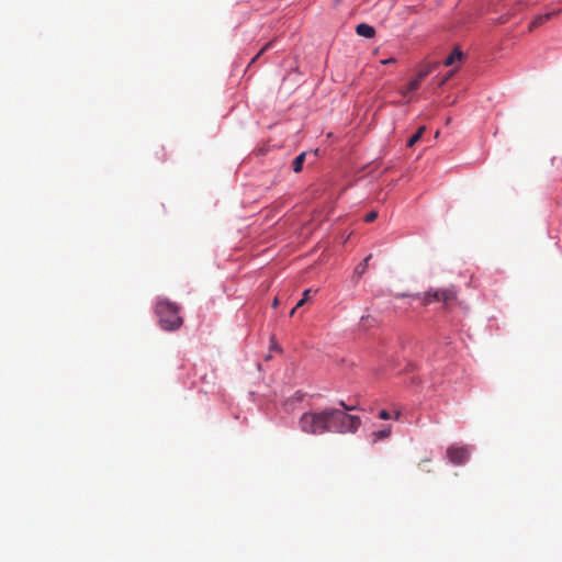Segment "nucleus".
Returning <instances> with one entry per match:
<instances>
[{"instance_id":"0eeeda50","label":"nucleus","mask_w":562,"mask_h":562,"mask_svg":"<svg viewBox=\"0 0 562 562\" xmlns=\"http://www.w3.org/2000/svg\"><path fill=\"white\" fill-rule=\"evenodd\" d=\"M426 74L427 72H418V75L406 85L405 89L402 90V93L406 95L417 90L422 81L424 80Z\"/></svg>"},{"instance_id":"dca6fc26","label":"nucleus","mask_w":562,"mask_h":562,"mask_svg":"<svg viewBox=\"0 0 562 562\" xmlns=\"http://www.w3.org/2000/svg\"><path fill=\"white\" fill-rule=\"evenodd\" d=\"M393 63H395V58H393V57L380 60L381 65H390V64H393Z\"/></svg>"},{"instance_id":"f3484780","label":"nucleus","mask_w":562,"mask_h":562,"mask_svg":"<svg viewBox=\"0 0 562 562\" xmlns=\"http://www.w3.org/2000/svg\"><path fill=\"white\" fill-rule=\"evenodd\" d=\"M379 418H381V419H389L390 418V414L385 409H383V411H381L379 413Z\"/></svg>"},{"instance_id":"6ab92c4d","label":"nucleus","mask_w":562,"mask_h":562,"mask_svg":"<svg viewBox=\"0 0 562 562\" xmlns=\"http://www.w3.org/2000/svg\"><path fill=\"white\" fill-rule=\"evenodd\" d=\"M305 302H306V301H305V297H302V299L296 303L295 308L301 307L302 305H304V303H305Z\"/></svg>"},{"instance_id":"9d476101","label":"nucleus","mask_w":562,"mask_h":562,"mask_svg":"<svg viewBox=\"0 0 562 562\" xmlns=\"http://www.w3.org/2000/svg\"><path fill=\"white\" fill-rule=\"evenodd\" d=\"M372 258V255L370 254L369 256H367L362 262H360L356 269H355V274L358 276L359 278L364 274V272L367 271V268H368V262L369 260Z\"/></svg>"},{"instance_id":"4be33fe9","label":"nucleus","mask_w":562,"mask_h":562,"mask_svg":"<svg viewBox=\"0 0 562 562\" xmlns=\"http://www.w3.org/2000/svg\"><path fill=\"white\" fill-rule=\"evenodd\" d=\"M296 310H297V308H295V306H294V307L291 310L290 315H291V316H292V315H294V313H295V311H296Z\"/></svg>"},{"instance_id":"a211bd4d","label":"nucleus","mask_w":562,"mask_h":562,"mask_svg":"<svg viewBox=\"0 0 562 562\" xmlns=\"http://www.w3.org/2000/svg\"><path fill=\"white\" fill-rule=\"evenodd\" d=\"M448 79H449L448 75H446V76H443L441 78H438L437 85L438 86H442Z\"/></svg>"},{"instance_id":"7ed1b4c3","label":"nucleus","mask_w":562,"mask_h":562,"mask_svg":"<svg viewBox=\"0 0 562 562\" xmlns=\"http://www.w3.org/2000/svg\"><path fill=\"white\" fill-rule=\"evenodd\" d=\"M300 429L308 435L328 432L327 408L322 412H306L299 419Z\"/></svg>"},{"instance_id":"f8f14e48","label":"nucleus","mask_w":562,"mask_h":562,"mask_svg":"<svg viewBox=\"0 0 562 562\" xmlns=\"http://www.w3.org/2000/svg\"><path fill=\"white\" fill-rule=\"evenodd\" d=\"M305 156L306 154L305 153H301L299 156L295 157V159L293 160V171L294 172H300L303 168V164L305 161Z\"/></svg>"},{"instance_id":"ddd939ff","label":"nucleus","mask_w":562,"mask_h":562,"mask_svg":"<svg viewBox=\"0 0 562 562\" xmlns=\"http://www.w3.org/2000/svg\"><path fill=\"white\" fill-rule=\"evenodd\" d=\"M273 45H274V42H269V43H267V44H266V45H265V46L259 50V53L250 59V61L248 63V65H247V67H246V70H248V68H249V67L255 63V60H256V59H257V58H258V57H259V56H260L265 50H267V49H269V48L273 47Z\"/></svg>"},{"instance_id":"4468645a","label":"nucleus","mask_w":562,"mask_h":562,"mask_svg":"<svg viewBox=\"0 0 562 562\" xmlns=\"http://www.w3.org/2000/svg\"><path fill=\"white\" fill-rule=\"evenodd\" d=\"M555 14H557V12H555V11H553V12L547 13V14H544V15H541V16H539L537 20H535V21H533V24H535V25H539V24H541L543 21L549 20L551 16H553V15H555Z\"/></svg>"},{"instance_id":"423d86ee","label":"nucleus","mask_w":562,"mask_h":562,"mask_svg":"<svg viewBox=\"0 0 562 562\" xmlns=\"http://www.w3.org/2000/svg\"><path fill=\"white\" fill-rule=\"evenodd\" d=\"M463 56L464 55L462 50L459 47H456L448 56L443 57L441 60L430 63L427 70H431V68H438L440 66L450 67L457 59L461 60Z\"/></svg>"},{"instance_id":"412c9836","label":"nucleus","mask_w":562,"mask_h":562,"mask_svg":"<svg viewBox=\"0 0 562 562\" xmlns=\"http://www.w3.org/2000/svg\"><path fill=\"white\" fill-rule=\"evenodd\" d=\"M278 304H279V300H278V299H274L273 304H272V305H273V307H277V305H278Z\"/></svg>"},{"instance_id":"1a4fd4ad","label":"nucleus","mask_w":562,"mask_h":562,"mask_svg":"<svg viewBox=\"0 0 562 562\" xmlns=\"http://www.w3.org/2000/svg\"><path fill=\"white\" fill-rule=\"evenodd\" d=\"M391 434V427L387 426V427H384L383 429L379 430V431H374L372 432V440L373 442H376L378 440H381V439H384V438H387Z\"/></svg>"},{"instance_id":"2eb2a0df","label":"nucleus","mask_w":562,"mask_h":562,"mask_svg":"<svg viewBox=\"0 0 562 562\" xmlns=\"http://www.w3.org/2000/svg\"><path fill=\"white\" fill-rule=\"evenodd\" d=\"M376 217H378V212L372 211V212H370V213H368V214L366 215L364 221H366L367 223H372L373 221H375V218H376Z\"/></svg>"},{"instance_id":"39448f33","label":"nucleus","mask_w":562,"mask_h":562,"mask_svg":"<svg viewBox=\"0 0 562 562\" xmlns=\"http://www.w3.org/2000/svg\"><path fill=\"white\" fill-rule=\"evenodd\" d=\"M470 456L467 447L450 446L447 450L448 459L454 464H463Z\"/></svg>"},{"instance_id":"f03ea898","label":"nucleus","mask_w":562,"mask_h":562,"mask_svg":"<svg viewBox=\"0 0 562 562\" xmlns=\"http://www.w3.org/2000/svg\"><path fill=\"white\" fill-rule=\"evenodd\" d=\"M156 314L159 318L160 326L165 330H176L180 328L183 323L179 315V306L166 299L157 302Z\"/></svg>"},{"instance_id":"6e6552de","label":"nucleus","mask_w":562,"mask_h":562,"mask_svg":"<svg viewBox=\"0 0 562 562\" xmlns=\"http://www.w3.org/2000/svg\"><path fill=\"white\" fill-rule=\"evenodd\" d=\"M356 33L359 35V36H362V37H366V38H371L374 36L375 34V30L373 26L367 24V23H360L356 26Z\"/></svg>"},{"instance_id":"20e7f679","label":"nucleus","mask_w":562,"mask_h":562,"mask_svg":"<svg viewBox=\"0 0 562 562\" xmlns=\"http://www.w3.org/2000/svg\"><path fill=\"white\" fill-rule=\"evenodd\" d=\"M456 299V291L453 289H438L429 290L424 293L423 304L429 305L434 302L449 303Z\"/></svg>"},{"instance_id":"f257e3e1","label":"nucleus","mask_w":562,"mask_h":562,"mask_svg":"<svg viewBox=\"0 0 562 562\" xmlns=\"http://www.w3.org/2000/svg\"><path fill=\"white\" fill-rule=\"evenodd\" d=\"M344 409L327 408L328 414V432H356L361 425V420L356 415H349L346 411H352L353 406H347L345 402H340Z\"/></svg>"},{"instance_id":"9b49d317","label":"nucleus","mask_w":562,"mask_h":562,"mask_svg":"<svg viewBox=\"0 0 562 562\" xmlns=\"http://www.w3.org/2000/svg\"><path fill=\"white\" fill-rule=\"evenodd\" d=\"M426 127L425 126H420L417 132L415 134H413L408 142H407V146L408 147H413L417 142H419V139L422 138L424 132H425Z\"/></svg>"},{"instance_id":"aec40b11","label":"nucleus","mask_w":562,"mask_h":562,"mask_svg":"<svg viewBox=\"0 0 562 562\" xmlns=\"http://www.w3.org/2000/svg\"><path fill=\"white\" fill-rule=\"evenodd\" d=\"M310 292H311V290H305L304 291L303 297H305V301L307 300Z\"/></svg>"}]
</instances>
